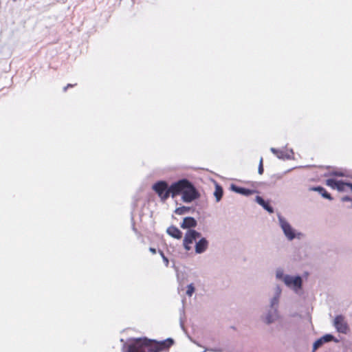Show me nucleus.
Here are the masks:
<instances>
[{
	"instance_id": "1",
	"label": "nucleus",
	"mask_w": 352,
	"mask_h": 352,
	"mask_svg": "<svg viewBox=\"0 0 352 352\" xmlns=\"http://www.w3.org/2000/svg\"><path fill=\"white\" fill-rule=\"evenodd\" d=\"M173 344L170 338L158 342L152 340L137 338L131 340L126 352H160L168 349Z\"/></svg>"
},
{
	"instance_id": "2",
	"label": "nucleus",
	"mask_w": 352,
	"mask_h": 352,
	"mask_svg": "<svg viewBox=\"0 0 352 352\" xmlns=\"http://www.w3.org/2000/svg\"><path fill=\"white\" fill-rule=\"evenodd\" d=\"M172 198L182 197L185 203H191L200 198L201 195L194 184L187 179H182L171 184Z\"/></svg>"
},
{
	"instance_id": "3",
	"label": "nucleus",
	"mask_w": 352,
	"mask_h": 352,
	"mask_svg": "<svg viewBox=\"0 0 352 352\" xmlns=\"http://www.w3.org/2000/svg\"><path fill=\"white\" fill-rule=\"evenodd\" d=\"M152 188L163 202L166 201L169 197H172L171 184L168 186L165 181L157 182L153 185Z\"/></svg>"
},
{
	"instance_id": "4",
	"label": "nucleus",
	"mask_w": 352,
	"mask_h": 352,
	"mask_svg": "<svg viewBox=\"0 0 352 352\" xmlns=\"http://www.w3.org/2000/svg\"><path fill=\"white\" fill-rule=\"evenodd\" d=\"M326 184L331 188L336 189L340 192H352V184L350 182H344L335 179H328L326 181Z\"/></svg>"
},
{
	"instance_id": "5",
	"label": "nucleus",
	"mask_w": 352,
	"mask_h": 352,
	"mask_svg": "<svg viewBox=\"0 0 352 352\" xmlns=\"http://www.w3.org/2000/svg\"><path fill=\"white\" fill-rule=\"evenodd\" d=\"M201 236V233L198 232L195 230L190 229L188 230L184 236L183 240V245L184 249L186 251H189L192 249V244L194 241H195L197 239Z\"/></svg>"
},
{
	"instance_id": "6",
	"label": "nucleus",
	"mask_w": 352,
	"mask_h": 352,
	"mask_svg": "<svg viewBox=\"0 0 352 352\" xmlns=\"http://www.w3.org/2000/svg\"><path fill=\"white\" fill-rule=\"evenodd\" d=\"M333 324L338 333L346 334L349 331V324L342 315L336 316Z\"/></svg>"
},
{
	"instance_id": "7",
	"label": "nucleus",
	"mask_w": 352,
	"mask_h": 352,
	"mask_svg": "<svg viewBox=\"0 0 352 352\" xmlns=\"http://www.w3.org/2000/svg\"><path fill=\"white\" fill-rule=\"evenodd\" d=\"M285 283L295 289H300L302 285V279L300 276L293 277L291 276H285L284 278Z\"/></svg>"
},
{
	"instance_id": "8",
	"label": "nucleus",
	"mask_w": 352,
	"mask_h": 352,
	"mask_svg": "<svg viewBox=\"0 0 352 352\" xmlns=\"http://www.w3.org/2000/svg\"><path fill=\"white\" fill-rule=\"evenodd\" d=\"M208 247V241L205 238L200 239L195 244V252L201 254L204 252Z\"/></svg>"
},
{
	"instance_id": "9",
	"label": "nucleus",
	"mask_w": 352,
	"mask_h": 352,
	"mask_svg": "<svg viewBox=\"0 0 352 352\" xmlns=\"http://www.w3.org/2000/svg\"><path fill=\"white\" fill-rule=\"evenodd\" d=\"M281 227L283 230L285 234L289 240H292L295 237L294 230L291 226L287 222L283 221L281 223Z\"/></svg>"
},
{
	"instance_id": "10",
	"label": "nucleus",
	"mask_w": 352,
	"mask_h": 352,
	"mask_svg": "<svg viewBox=\"0 0 352 352\" xmlns=\"http://www.w3.org/2000/svg\"><path fill=\"white\" fill-rule=\"evenodd\" d=\"M197 226V221L191 217H185L181 224L184 229L195 228Z\"/></svg>"
},
{
	"instance_id": "11",
	"label": "nucleus",
	"mask_w": 352,
	"mask_h": 352,
	"mask_svg": "<svg viewBox=\"0 0 352 352\" xmlns=\"http://www.w3.org/2000/svg\"><path fill=\"white\" fill-rule=\"evenodd\" d=\"M168 234L171 236L173 238L177 239H181L182 237V232L180 231L179 228L174 226H171L167 228L166 230Z\"/></svg>"
},
{
	"instance_id": "12",
	"label": "nucleus",
	"mask_w": 352,
	"mask_h": 352,
	"mask_svg": "<svg viewBox=\"0 0 352 352\" xmlns=\"http://www.w3.org/2000/svg\"><path fill=\"white\" fill-rule=\"evenodd\" d=\"M232 189L237 193L243 195L249 196L256 192L254 190H251L243 187L232 186Z\"/></svg>"
},
{
	"instance_id": "13",
	"label": "nucleus",
	"mask_w": 352,
	"mask_h": 352,
	"mask_svg": "<svg viewBox=\"0 0 352 352\" xmlns=\"http://www.w3.org/2000/svg\"><path fill=\"white\" fill-rule=\"evenodd\" d=\"M256 201L258 204L262 206L266 210H267L270 213H272L274 212L272 207L270 206L268 203L265 202V200L261 197L256 196Z\"/></svg>"
},
{
	"instance_id": "14",
	"label": "nucleus",
	"mask_w": 352,
	"mask_h": 352,
	"mask_svg": "<svg viewBox=\"0 0 352 352\" xmlns=\"http://www.w3.org/2000/svg\"><path fill=\"white\" fill-rule=\"evenodd\" d=\"M312 190L318 192L323 197L328 199L329 200H332V197L329 193L327 192V190L321 186L314 187L311 188Z\"/></svg>"
},
{
	"instance_id": "15",
	"label": "nucleus",
	"mask_w": 352,
	"mask_h": 352,
	"mask_svg": "<svg viewBox=\"0 0 352 352\" xmlns=\"http://www.w3.org/2000/svg\"><path fill=\"white\" fill-rule=\"evenodd\" d=\"M223 188L219 184H216L215 190L214 192V195L216 198L217 201H219L223 196Z\"/></svg>"
},
{
	"instance_id": "16",
	"label": "nucleus",
	"mask_w": 352,
	"mask_h": 352,
	"mask_svg": "<svg viewBox=\"0 0 352 352\" xmlns=\"http://www.w3.org/2000/svg\"><path fill=\"white\" fill-rule=\"evenodd\" d=\"M190 208L187 206H181L175 209V212L177 214L182 215L188 212Z\"/></svg>"
},
{
	"instance_id": "17",
	"label": "nucleus",
	"mask_w": 352,
	"mask_h": 352,
	"mask_svg": "<svg viewBox=\"0 0 352 352\" xmlns=\"http://www.w3.org/2000/svg\"><path fill=\"white\" fill-rule=\"evenodd\" d=\"M324 344V342L322 341V339L320 338L318 339L313 345V349L314 351H316L318 348H320L322 344Z\"/></svg>"
},
{
	"instance_id": "18",
	"label": "nucleus",
	"mask_w": 352,
	"mask_h": 352,
	"mask_svg": "<svg viewBox=\"0 0 352 352\" xmlns=\"http://www.w3.org/2000/svg\"><path fill=\"white\" fill-rule=\"evenodd\" d=\"M322 341L324 342H331L334 340V337L330 334H326L324 336L321 337Z\"/></svg>"
},
{
	"instance_id": "19",
	"label": "nucleus",
	"mask_w": 352,
	"mask_h": 352,
	"mask_svg": "<svg viewBox=\"0 0 352 352\" xmlns=\"http://www.w3.org/2000/svg\"><path fill=\"white\" fill-rule=\"evenodd\" d=\"M195 292V287L192 284H190L187 287L186 294L191 296Z\"/></svg>"
},
{
	"instance_id": "20",
	"label": "nucleus",
	"mask_w": 352,
	"mask_h": 352,
	"mask_svg": "<svg viewBox=\"0 0 352 352\" xmlns=\"http://www.w3.org/2000/svg\"><path fill=\"white\" fill-rule=\"evenodd\" d=\"M264 168H263V157H261L259 161V165L258 168V172L260 175H262L263 173Z\"/></svg>"
},
{
	"instance_id": "21",
	"label": "nucleus",
	"mask_w": 352,
	"mask_h": 352,
	"mask_svg": "<svg viewBox=\"0 0 352 352\" xmlns=\"http://www.w3.org/2000/svg\"><path fill=\"white\" fill-rule=\"evenodd\" d=\"M274 319L273 316H272L271 315L267 316L265 318V321L268 324L274 321Z\"/></svg>"
},
{
	"instance_id": "22",
	"label": "nucleus",
	"mask_w": 352,
	"mask_h": 352,
	"mask_svg": "<svg viewBox=\"0 0 352 352\" xmlns=\"http://www.w3.org/2000/svg\"><path fill=\"white\" fill-rule=\"evenodd\" d=\"M76 85V84H67V85L63 88V91H67V89L69 87H74Z\"/></svg>"
},
{
	"instance_id": "23",
	"label": "nucleus",
	"mask_w": 352,
	"mask_h": 352,
	"mask_svg": "<svg viewBox=\"0 0 352 352\" xmlns=\"http://www.w3.org/2000/svg\"><path fill=\"white\" fill-rule=\"evenodd\" d=\"M163 261H164V262L165 265H166V267H167V266H168L169 261H168V258H167L166 256V257H164Z\"/></svg>"
},
{
	"instance_id": "24",
	"label": "nucleus",
	"mask_w": 352,
	"mask_h": 352,
	"mask_svg": "<svg viewBox=\"0 0 352 352\" xmlns=\"http://www.w3.org/2000/svg\"><path fill=\"white\" fill-rule=\"evenodd\" d=\"M149 251L153 254H156V249L154 248H149Z\"/></svg>"
},
{
	"instance_id": "25",
	"label": "nucleus",
	"mask_w": 352,
	"mask_h": 352,
	"mask_svg": "<svg viewBox=\"0 0 352 352\" xmlns=\"http://www.w3.org/2000/svg\"><path fill=\"white\" fill-rule=\"evenodd\" d=\"M271 151H272L273 153H274V154H277V153H278V151H277L276 148H271Z\"/></svg>"
},
{
	"instance_id": "26",
	"label": "nucleus",
	"mask_w": 352,
	"mask_h": 352,
	"mask_svg": "<svg viewBox=\"0 0 352 352\" xmlns=\"http://www.w3.org/2000/svg\"><path fill=\"white\" fill-rule=\"evenodd\" d=\"M159 253L160 254V256L162 257V259L164 258V257H166L162 251L159 250Z\"/></svg>"
},
{
	"instance_id": "27",
	"label": "nucleus",
	"mask_w": 352,
	"mask_h": 352,
	"mask_svg": "<svg viewBox=\"0 0 352 352\" xmlns=\"http://www.w3.org/2000/svg\"><path fill=\"white\" fill-rule=\"evenodd\" d=\"M159 253L160 254V256L162 257V259L164 258V257H166L162 251L159 250Z\"/></svg>"
},
{
	"instance_id": "28",
	"label": "nucleus",
	"mask_w": 352,
	"mask_h": 352,
	"mask_svg": "<svg viewBox=\"0 0 352 352\" xmlns=\"http://www.w3.org/2000/svg\"><path fill=\"white\" fill-rule=\"evenodd\" d=\"M159 253L160 254V256L162 257V259L164 258V257H166L162 251L159 250Z\"/></svg>"
},
{
	"instance_id": "29",
	"label": "nucleus",
	"mask_w": 352,
	"mask_h": 352,
	"mask_svg": "<svg viewBox=\"0 0 352 352\" xmlns=\"http://www.w3.org/2000/svg\"><path fill=\"white\" fill-rule=\"evenodd\" d=\"M277 302V299L276 298H274L273 299V302H272V305H274V303H276Z\"/></svg>"
}]
</instances>
